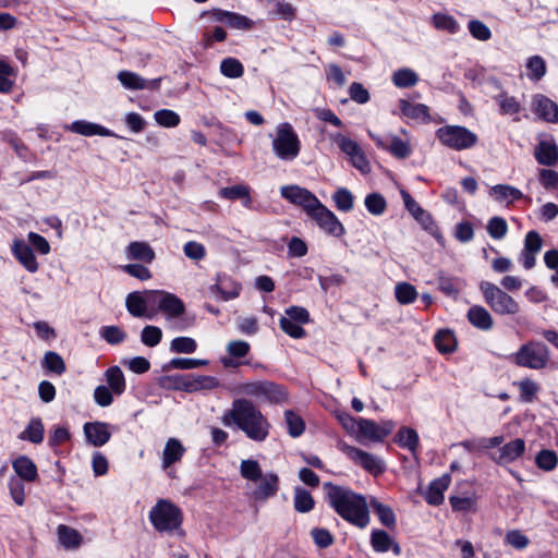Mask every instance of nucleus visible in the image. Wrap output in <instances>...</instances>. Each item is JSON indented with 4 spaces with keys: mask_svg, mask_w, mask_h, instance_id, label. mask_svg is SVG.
<instances>
[{
    "mask_svg": "<svg viewBox=\"0 0 558 558\" xmlns=\"http://www.w3.org/2000/svg\"><path fill=\"white\" fill-rule=\"evenodd\" d=\"M241 393L253 397L257 400L267 401L269 403H283L288 400L286 389L269 380L247 381L240 386Z\"/></svg>",
    "mask_w": 558,
    "mask_h": 558,
    "instance_id": "nucleus-8",
    "label": "nucleus"
},
{
    "mask_svg": "<svg viewBox=\"0 0 558 558\" xmlns=\"http://www.w3.org/2000/svg\"><path fill=\"white\" fill-rule=\"evenodd\" d=\"M23 480L17 476H10L8 481V488L11 498L17 506H23L25 504V485Z\"/></svg>",
    "mask_w": 558,
    "mask_h": 558,
    "instance_id": "nucleus-50",
    "label": "nucleus"
},
{
    "mask_svg": "<svg viewBox=\"0 0 558 558\" xmlns=\"http://www.w3.org/2000/svg\"><path fill=\"white\" fill-rule=\"evenodd\" d=\"M535 158L538 163L553 166L558 160V149L554 143L543 141L535 149Z\"/></svg>",
    "mask_w": 558,
    "mask_h": 558,
    "instance_id": "nucleus-36",
    "label": "nucleus"
},
{
    "mask_svg": "<svg viewBox=\"0 0 558 558\" xmlns=\"http://www.w3.org/2000/svg\"><path fill=\"white\" fill-rule=\"evenodd\" d=\"M108 388L116 395L121 396L126 388L125 378L119 366H111L105 373Z\"/></svg>",
    "mask_w": 558,
    "mask_h": 558,
    "instance_id": "nucleus-35",
    "label": "nucleus"
},
{
    "mask_svg": "<svg viewBox=\"0 0 558 558\" xmlns=\"http://www.w3.org/2000/svg\"><path fill=\"white\" fill-rule=\"evenodd\" d=\"M197 349V343L190 337H177L170 343V350L175 353L191 354Z\"/></svg>",
    "mask_w": 558,
    "mask_h": 558,
    "instance_id": "nucleus-61",
    "label": "nucleus"
},
{
    "mask_svg": "<svg viewBox=\"0 0 558 558\" xmlns=\"http://www.w3.org/2000/svg\"><path fill=\"white\" fill-rule=\"evenodd\" d=\"M156 122L163 128H174L180 123V116L169 109H161L155 112Z\"/></svg>",
    "mask_w": 558,
    "mask_h": 558,
    "instance_id": "nucleus-63",
    "label": "nucleus"
},
{
    "mask_svg": "<svg viewBox=\"0 0 558 558\" xmlns=\"http://www.w3.org/2000/svg\"><path fill=\"white\" fill-rule=\"evenodd\" d=\"M220 72L230 78H239L244 73L242 63L235 58H226L220 63Z\"/></svg>",
    "mask_w": 558,
    "mask_h": 558,
    "instance_id": "nucleus-55",
    "label": "nucleus"
},
{
    "mask_svg": "<svg viewBox=\"0 0 558 558\" xmlns=\"http://www.w3.org/2000/svg\"><path fill=\"white\" fill-rule=\"evenodd\" d=\"M480 290L486 304L499 315H515L520 312L519 303L502 289L489 281H482Z\"/></svg>",
    "mask_w": 558,
    "mask_h": 558,
    "instance_id": "nucleus-4",
    "label": "nucleus"
},
{
    "mask_svg": "<svg viewBox=\"0 0 558 558\" xmlns=\"http://www.w3.org/2000/svg\"><path fill=\"white\" fill-rule=\"evenodd\" d=\"M399 108L401 110V113L413 120H420V121H428L429 114H428V107L423 104H413L405 99H401L399 101Z\"/></svg>",
    "mask_w": 558,
    "mask_h": 558,
    "instance_id": "nucleus-32",
    "label": "nucleus"
},
{
    "mask_svg": "<svg viewBox=\"0 0 558 558\" xmlns=\"http://www.w3.org/2000/svg\"><path fill=\"white\" fill-rule=\"evenodd\" d=\"M162 338V331L157 326H145L141 332V341L150 348L156 347L160 343Z\"/></svg>",
    "mask_w": 558,
    "mask_h": 558,
    "instance_id": "nucleus-62",
    "label": "nucleus"
},
{
    "mask_svg": "<svg viewBox=\"0 0 558 558\" xmlns=\"http://www.w3.org/2000/svg\"><path fill=\"white\" fill-rule=\"evenodd\" d=\"M219 195L222 198L235 201L243 199V205L246 208L252 207V198L250 196V189L246 185L238 184L232 186L223 187L219 191Z\"/></svg>",
    "mask_w": 558,
    "mask_h": 558,
    "instance_id": "nucleus-34",
    "label": "nucleus"
},
{
    "mask_svg": "<svg viewBox=\"0 0 558 558\" xmlns=\"http://www.w3.org/2000/svg\"><path fill=\"white\" fill-rule=\"evenodd\" d=\"M118 80L122 84V86L126 89L137 90L145 88H157L159 84V78L147 82L145 78L140 76L137 73L131 71H120L118 73Z\"/></svg>",
    "mask_w": 558,
    "mask_h": 558,
    "instance_id": "nucleus-24",
    "label": "nucleus"
},
{
    "mask_svg": "<svg viewBox=\"0 0 558 558\" xmlns=\"http://www.w3.org/2000/svg\"><path fill=\"white\" fill-rule=\"evenodd\" d=\"M490 195L495 196L498 202H507L512 203L514 201L521 199L523 197V193L511 185L498 184L492 187Z\"/></svg>",
    "mask_w": 558,
    "mask_h": 558,
    "instance_id": "nucleus-37",
    "label": "nucleus"
},
{
    "mask_svg": "<svg viewBox=\"0 0 558 558\" xmlns=\"http://www.w3.org/2000/svg\"><path fill=\"white\" fill-rule=\"evenodd\" d=\"M395 423L392 421H383L377 424L375 421L360 417L357 433L355 435L359 441L364 439L372 441H383L392 433Z\"/></svg>",
    "mask_w": 558,
    "mask_h": 558,
    "instance_id": "nucleus-10",
    "label": "nucleus"
},
{
    "mask_svg": "<svg viewBox=\"0 0 558 558\" xmlns=\"http://www.w3.org/2000/svg\"><path fill=\"white\" fill-rule=\"evenodd\" d=\"M125 255L128 259L143 264H151L156 258L154 248L144 241L131 242L125 248Z\"/></svg>",
    "mask_w": 558,
    "mask_h": 558,
    "instance_id": "nucleus-21",
    "label": "nucleus"
},
{
    "mask_svg": "<svg viewBox=\"0 0 558 558\" xmlns=\"http://www.w3.org/2000/svg\"><path fill=\"white\" fill-rule=\"evenodd\" d=\"M525 452V441L522 438H515L502 447L495 453H490L489 458L499 465L512 463L521 458Z\"/></svg>",
    "mask_w": 558,
    "mask_h": 558,
    "instance_id": "nucleus-13",
    "label": "nucleus"
},
{
    "mask_svg": "<svg viewBox=\"0 0 558 558\" xmlns=\"http://www.w3.org/2000/svg\"><path fill=\"white\" fill-rule=\"evenodd\" d=\"M468 27L475 39L486 41L492 37V32L488 26L478 20L470 21Z\"/></svg>",
    "mask_w": 558,
    "mask_h": 558,
    "instance_id": "nucleus-64",
    "label": "nucleus"
},
{
    "mask_svg": "<svg viewBox=\"0 0 558 558\" xmlns=\"http://www.w3.org/2000/svg\"><path fill=\"white\" fill-rule=\"evenodd\" d=\"M341 449L354 463L361 465L366 471L375 475L385 471V464L379 458L349 445H343Z\"/></svg>",
    "mask_w": 558,
    "mask_h": 558,
    "instance_id": "nucleus-12",
    "label": "nucleus"
},
{
    "mask_svg": "<svg viewBox=\"0 0 558 558\" xmlns=\"http://www.w3.org/2000/svg\"><path fill=\"white\" fill-rule=\"evenodd\" d=\"M535 463L541 470L549 472L556 469L558 456L554 450L543 449L537 453Z\"/></svg>",
    "mask_w": 558,
    "mask_h": 558,
    "instance_id": "nucleus-52",
    "label": "nucleus"
},
{
    "mask_svg": "<svg viewBox=\"0 0 558 558\" xmlns=\"http://www.w3.org/2000/svg\"><path fill=\"white\" fill-rule=\"evenodd\" d=\"M83 430L86 440L94 447H101L106 445L111 437L109 424L104 422L85 423Z\"/></svg>",
    "mask_w": 558,
    "mask_h": 558,
    "instance_id": "nucleus-16",
    "label": "nucleus"
},
{
    "mask_svg": "<svg viewBox=\"0 0 558 558\" xmlns=\"http://www.w3.org/2000/svg\"><path fill=\"white\" fill-rule=\"evenodd\" d=\"M21 439H27L33 444H40L44 439V425L40 418H32L28 426L20 435Z\"/></svg>",
    "mask_w": 558,
    "mask_h": 558,
    "instance_id": "nucleus-43",
    "label": "nucleus"
},
{
    "mask_svg": "<svg viewBox=\"0 0 558 558\" xmlns=\"http://www.w3.org/2000/svg\"><path fill=\"white\" fill-rule=\"evenodd\" d=\"M258 485L252 492L251 497L255 501H266L275 496L279 489V478L275 473H267L258 480Z\"/></svg>",
    "mask_w": 558,
    "mask_h": 558,
    "instance_id": "nucleus-17",
    "label": "nucleus"
},
{
    "mask_svg": "<svg viewBox=\"0 0 558 558\" xmlns=\"http://www.w3.org/2000/svg\"><path fill=\"white\" fill-rule=\"evenodd\" d=\"M251 349V345L248 342L243 340H233L230 341L226 350L229 354V356L221 357V363L225 367H236L239 366V362L235 361V359L244 357L248 354Z\"/></svg>",
    "mask_w": 558,
    "mask_h": 558,
    "instance_id": "nucleus-26",
    "label": "nucleus"
},
{
    "mask_svg": "<svg viewBox=\"0 0 558 558\" xmlns=\"http://www.w3.org/2000/svg\"><path fill=\"white\" fill-rule=\"evenodd\" d=\"M12 254L19 263L29 272L38 270V263L32 247L23 240H14L12 244Z\"/></svg>",
    "mask_w": 558,
    "mask_h": 558,
    "instance_id": "nucleus-19",
    "label": "nucleus"
},
{
    "mask_svg": "<svg viewBox=\"0 0 558 558\" xmlns=\"http://www.w3.org/2000/svg\"><path fill=\"white\" fill-rule=\"evenodd\" d=\"M549 359V349L539 341H529L522 344L513 356L518 366L535 371L545 368Z\"/></svg>",
    "mask_w": 558,
    "mask_h": 558,
    "instance_id": "nucleus-5",
    "label": "nucleus"
},
{
    "mask_svg": "<svg viewBox=\"0 0 558 558\" xmlns=\"http://www.w3.org/2000/svg\"><path fill=\"white\" fill-rule=\"evenodd\" d=\"M69 130L74 133L84 135V136H93V135L111 136L112 135V132L109 131L108 129H106L99 124L87 122L84 120L74 121L69 126Z\"/></svg>",
    "mask_w": 558,
    "mask_h": 558,
    "instance_id": "nucleus-31",
    "label": "nucleus"
},
{
    "mask_svg": "<svg viewBox=\"0 0 558 558\" xmlns=\"http://www.w3.org/2000/svg\"><path fill=\"white\" fill-rule=\"evenodd\" d=\"M241 286L227 275H217L216 283L210 287V293L221 301H229L239 296Z\"/></svg>",
    "mask_w": 558,
    "mask_h": 558,
    "instance_id": "nucleus-15",
    "label": "nucleus"
},
{
    "mask_svg": "<svg viewBox=\"0 0 558 558\" xmlns=\"http://www.w3.org/2000/svg\"><path fill=\"white\" fill-rule=\"evenodd\" d=\"M434 342L440 353H452L457 348V340L452 331L439 330L435 337Z\"/></svg>",
    "mask_w": 558,
    "mask_h": 558,
    "instance_id": "nucleus-40",
    "label": "nucleus"
},
{
    "mask_svg": "<svg viewBox=\"0 0 558 558\" xmlns=\"http://www.w3.org/2000/svg\"><path fill=\"white\" fill-rule=\"evenodd\" d=\"M418 81L417 74L411 69H400L392 75L393 84L399 88L414 86Z\"/></svg>",
    "mask_w": 558,
    "mask_h": 558,
    "instance_id": "nucleus-47",
    "label": "nucleus"
},
{
    "mask_svg": "<svg viewBox=\"0 0 558 558\" xmlns=\"http://www.w3.org/2000/svg\"><path fill=\"white\" fill-rule=\"evenodd\" d=\"M15 472L14 476L25 481L35 482L38 478V470L36 464L26 456H20L12 462Z\"/></svg>",
    "mask_w": 558,
    "mask_h": 558,
    "instance_id": "nucleus-27",
    "label": "nucleus"
},
{
    "mask_svg": "<svg viewBox=\"0 0 558 558\" xmlns=\"http://www.w3.org/2000/svg\"><path fill=\"white\" fill-rule=\"evenodd\" d=\"M436 137L441 145L453 150H464L476 145L477 135L462 125H445L436 131Z\"/></svg>",
    "mask_w": 558,
    "mask_h": 558,
    "instance_id": "nucleus-6",
    "label": "nucleus"
},
{
    "mask_svg": "<svg viewBox=\"0 0 558 558\" xmlns=\"http://www.w3.org/2000/svg\"><path fill=\"white\" fill-rule=\"evenodd\" d=\"M486 229L490 238L501 240L508 232V225L504 218L495 216L488 220Z\"/></svg>",
    "mask_w": 558,
    "mask_h": 558,
    "instance_id": "nucleus-60",
    "label": "nucleus"
},
{
    "mask_svg": "<svg viewBox=\"0 0 558 558\" xmlns=\"http://www.w3.org/2000/svg\"><path fill=\"white\" fill-rule=\"evenodd\" d=\"M185 448L177 438H169L162 451V469L167 470L179 462L184 456Z\"/></svg>",
    "mask_w": 558,
    "mask_h": 558,
    "instance_id": "nucleus-29",
    "label": "nucleus"
},
{
    "mask_svg": "<svg viewBox=\"0 0 558 558\" xmlns=\"http://www.w3.org/2000/svg\"><path fill=\"white\" fill-rule=\"evenodd\" d=\"M329 505L345 521L364 529L369 523V511L364 496L331 483L324 484Z\"/></svg>",
    "mask_w": 558,
    "mask_h": 558,
    "instance_id": "nucleus-2",
    "label": "nucleus"
},
{
    "mask_svg": "<svg viewBox=\"0 0 558 558\" xmlns=\"http://www.w3.org/2000/svg\"><path fill=\"white\" fill-rule=\"evenodd\" d=\"M125 306L128 312L134 317H146L151 319L156 311H147L144 292L134 291L126 295Z\"/></svg>",
    "mask_w": 558,
    "mask_h": 558,
    "instance_id": "nucleus-23",
    "label": "nucleus"
},
{
    "mask_svg": "<svg viewBox=\"0 0 558 558\" xmlns=\"http://www.w3.org/2000/svg\"><path fill=\"white\" fill-rule=\"evenodd\" d=\"M331 138L338 145L340 150L344 153L349 158H352L362 150L361 146L355 141L347 137L341 133L332 135Z\"/></svg>",
    "mask_w": 558,
    "mask_h": 558,
    "instance_id": "nucleus-49",
    "label": "nucleus"
},
{
    "mask_svg": "<svg viewBox=\"0 0 558 558\" xmlns=\"http://www.w3.org/2000/svg\"><path fill=\"white\" fill-rule=\"evenodd\" d=\"M308 217L329 235L340 238L345 233L343 225L323 203Z\"/></svg>",
    "mask_w": 558,
    "mask_h": 558,
    "instance_id": "nucleus-11",
    "label": "nucleus"
},
{
    "mask_svg": "<svg viewBox=\"0 0 558 558\" xmlns=\"http://www.w3.org/2000/svg\"><path fill=\"white\" fill-rule=\"evenodd\" d=\"M294 508L296 511L305 513L314 508V499L310 492L298 487L294 492Z\"/></svg>",
    "mask_w": 558,
    "mask_h": 558,
    "instance_id": "nucleus-54",
    "label": "nucleus"
},
{
    "mask_svg": "<svg viewBox=\"0 0 558 558\" xmlns=\"http://www.w3.org/2000/svg\"><path fill=\"white\" fill-rule=\"evenodd\" d=\"M495 100L498 102L502 114H515L521 111L520 102L513 96H509L506 93L496 96Z\"/></svg>",
    "mask_w": 558,
    "mask_h": 558,
    "instance_id": "nucleus-56",
    "label": "nucleus"
},
{
    "mask_svg": "<svg viewBox=\"0 0 558 558\" xmlns=\"http://www.w3.org/2000/svg\"><path fill=\"white\" fill-rule=\"evenodd\" d=\"M210 14L216 22L225 23L231 28L250 29L253 26L252 20L235 12L214 9L211 10Z\"/></svg>",
    "mask_w": 558,
    "mask_h": 558,
    "instance_id": "nucleus-20",
    "label": "nucleus"
},
{
    "mask_svg": "<svg viewBox=\"0 0 558 558\" xmlns=\"http://www.w3.org/2000/svg\"><path fill=\"white\" fill-rule=\"evenodd\" d=\"M468 319L474 327L482 330H489L494 324L489 312L480 305L470 307L468 312Z\"/></svg>",
    "mask_w": 558,
    "mask_h": 558,
    "instance_id": "nucleus-30",
    "label": "nucleus"
},
{
    "mask_svg": "<svg viewBox=\"0 0 558 558\" xmlns=\"http://www.w3.org/2000/svg\"><path fill=\"white\" fill-rule=\"evenodd\" d=\"M396 442L411 452H415L418 447L420 438L415 429L402 427L396 436Z\"/></svg>",
    "mask_w": 558,
    "mask_h": 558,
    "instance_id": "nucleus-39",
    "label": "nucleus"
},
{
    "mask_svg": "<svg viewBox=\"0 0 558 558\" xmlns=\"http://www.w3.org/2000/svg\"><path fill=\"white\" fill-rule=\"evenodd\" d=\"M281 196L290 203L301 206L310 216L322 202L308 190L299 185H284L280 189Z\"/></svg>",
    "mask_w": 558,
    "mask_h": 558,
    "instance_id": "nucleus-9",
    "label": "nucleus"
},
{
    "mask_svg": "<svg viewBox=\"0 0 558 558\" xmlns=\"http://www.w3.org/2000/svg\"><path fill=\"white\" fill-rule=\"evenodd\" d=\"M525 66L527 70V77L534 82L541 81L547 72L546 62L541 56L530 57L526 60Z\"/></svg>",
    "mask_w": 558,
    "mask_h": 558,
    "instance_id": "nucleus-38",
    "label": "nucleus"
},
{
    "mask_svg": "<svg viewBox=\"0 0 558 558\" xmlns=\"http://www.w3.org/2000/svg\"><path fill=\"white\" fill-rule=\"evenodd\" d=\"M395 295L400 304H411L416 300L417 291L411 283L399 282L395 287Z\"/></svg>",
    "mask_w": 558,
    "mask_h": 558,
    "instance_id": "nucleus-44",
    "label": "nucleus"
},
{
    "mask_svg": "<svg viewBox=\"0 0 558 558\" xmlns=\"http://www.w3.org/2000/svg\"><path fill=\"white\" fill-rule=\"evenodd\" d=\"M451 482V477L445 474L434 480L424 493V498L427 504L432 506H438L444 502V493L447 490Z\"/></svg>",
    "mask_w": 558,
    "mask_h": 558,
    "instance_id": "nucleus-22",
    "label": "nucleus"
},
{
    "mask_svg": "<svg viewBox=\"0 0 558 558\" xmlns=\"http://www.w3.org/2000/svg\"><path fill=\"white\" fill-rule=\"evenodd\" d=\"M401 196L405 208L414 219L427 231L434 232L436 223L429 213L420 206V204L410 195L409 192L401 190Z\"/></svg>",
    "mask_w": 558,
    "mask_h": 558,
    "instance_id": "nucleus-14",
    "label": "nucleus"
},
{
    "mask_svg": "<svg viewBox=\"0 0 558 558\" xmlns=\"http://www.w3.org/2000/svg\"><path fill=\"white\" fill-rule=\"evenodd\" d=\"M386 150L399 159H404L411 155L409 143L398 136L391 137L390 143L387 144Z\"/></svg>",
    "mask_w": 558,
    "mask_h": 558,
    "instance_id": "nucleus-58",
    "label": "nucleus"
},
{
    "mask_svg": "<svg viewBox=\"0 0 558 558\" xmlns=\"http://www.w3.org/2000/svg\"><path fill=\"white\" fill-rule=\"evenodd\" d=\"M58 539L66 549H75L82 544V535L73 527L61 524L57 529Z\"/></svg>",
    "mask_w": 558,
    "mask_h": 558,
    "instance_id": "nucleus-33",
    "label": "nucleus"
},
{
    "mask_svg": "<svg viewBox=\"0 0 558 558\" xmlns=\"http://www.w3.org/2000/svg\"><path fill=\"white\" fill-rule=\"evenodd\" d=\"M332 199L337 209L340 211L348 213L353 209L354 197L345 187L338 189L332 195Z\"/></svg>",
    "mask_w": 558,
    "mask_h": 558,
    "instance_id": "nucleus-48",
    "label": "nucleus"
},
{
    "mask_svg": "<svg viewBox=\"0 0 558 558\" xmlns=\"http://www.w3.org/2000/svg\"><path fill=\"white\" fill-rule=\"evenodd\" d=\"M432 23L435 28L448 32L449 34H456L460 31L459 23L449 14L435 13L432 16Z\"/></svg>",
    "mask_w": 558,
    "mask_h": 558,
    "instance_id": "nucleus-42",
    "label": "nucleus"
},
{
    "mask_svg": "<svg viewBox=\"0 0 558 558\" xmlns=\"http://www.w3.org/2000/svg\"><path fill=\"white\" fill-rule=\"evenodd\" d=\"M533 111L547 122H558V105L548 97L537 94L532 100Z\"/></svg>",
    "mask_w": 558,
    "mask_h": 558,
    "instance_id": "nucleus-18",
    "label": "nucleus"
},
{
    "mask_svg": "<svg viewBox=\"0 0 558 558\" xmlns=\"http://www.w3.org/2000/svg\"><path fill=\"white\" fill-rule=\"evenodd\" d=\"M371 545L373 549L377 553H386L389 549L396 556L401 554V547L398 543H396L390 535L384 530H373L371 535Z\"/></svg>",
    "mask_w": 558,
    "mask_h": 558,
    "instance_id": "nucleus-25",
    "label": "nucleus"
},
{
    "mask_svg": "<svg viewBox=\"0 0 558 558\" xmlns=\"http://www.w3.org/2000/svg\"><path fill=\"white\" fill-rule=\"evenodd\" d=\"M364 204L368 213L374 216L383 215L387 208L385 197L376 192L366 195Z\"/></svg>",
    "mask_w": 558,
    "mask_h": 558,
    "instance_id": "nucleus-51",
    "label": "nucleus"
},
{
    "mask_svg": "<svg viewBox=\"0 0 558 558\" xmlns=\"http://www.w3.org/2000/svg\"><path fill=\"white\" fill-rule=\"evenodd\" d=\"M222 423L227 426L235 424L247 438L258 442L268 437L270 429V423L262 411L244 398L232 402L231 409L222 416Z\"/></svg>",
    "mask_w": 558,
    "mask_h": 558,
    "instance_id": "nucleus-1",
    "label": "nucleus"
},
{
    "mask_svg": "<svg viewBox=\"0 0 558 558\" xmlns=\"http://www.w3.org/2000/svg\"><path fill=\"white\" fill-rule=\"evenodd\" d=\"M371 506L375 513L378 515L379 521L390 527L393 526L396 523V517L393 511L390 507L383 505L381 502L377 501L376 499L371 500Z\"/></svg>",
    "mask_w": 558,
    "mask_h": 558,
    "instance_id": "nucleus-57",
    "label": "nucleus"
},
{
    "mask_svg": "<svg viewBox=\"0 0 558 558\" xmlns=\"http://www.w3.org/2000/svg\"><path fill=\"white\" fill-rule=\"evenodd\" d=\"M159 311L166 315L167 319H173L185 312V305L175 294L166 291L160 301Z\"/></svg>",
    "mask_w": 558,
    "mask_h": 558,
    "instance_id": "nucleus-28",
    "label": "nucleus"
},
{
    "mask_svg": "<svg viewBox=\"0 0 558 558\" xmlns=\"http://www.w3.org/2000/svg\"><path fill=\"white\" fill-rule=\"evenodd\" d=\"M453 511L471 512L476 510V498L474 496H451L449 498Z\"/></svg>",
    "mask_w": 558,
    "mask_h": 558,
    "instance_id": "nucleus-59",
    "label": "nucleus"
},
{
    "mask_svg": "<svg viewBox=\"0 0 558 558\" xmlns=\"http://www.w3.org/2000/svg\"><path fill=\"white\" fill-rule=\"evenodd\" d=\"M240 474L243 478L257 483L263 476L259 463L256 460H242L240 464Z\"/></svg>",
    "mask_w": 558,
    "mask_h": 558,
    "instance_id": "nucleus-45",
    "label": "nucleus"
},
{
    "mask_svg": "<svg viewBox=\"0 0 558 558\" xmlns=\"http://www.w3.org/2000/svg\"><path fill=\"white\" fill-rule=\"evenodd\" d=\"M182 519L180 508L168 499H159L149 511V521L160 533L181 531Z\"/></svg>",
    "mask_w": 558,
    "mask_h": 558,
    "instance_id": "nucleus-3",
    "label": "nucleus"
},
{
    "mask_svg": "<svg viewBox=\"0 0 558 558\" xmlns=\"http://www.w3.org/2000/svg\"><path fill=\"white\" fill-rule=\"evenodd\" d=\"M272 149L276 156L282 160H293L299 156L301 142L290 123L284 122L277 126Z\"/></svg>",
    "mask_w": 558,
    "mask_h": 558,
    "instance_id": "nucleus-7",
    "label": "nucleus"
},
{
    "mask_svg": "<svg viewBox=\"0 0 558 558\" xmlns=\"http://www.w3.org/2000/svg\"><path fill=\"white\" fill-rule=\"evenodd\" d=\"M514 385H517L519 389L520 400L522 402L532 403L536 400L539 386L534 380L530 378H523Z\"/></svg>",
    "mask_w": 558,
    "mask_h": 558,
    "instance_id": "nucleus-41",
    "label": "nucleus"
},
{
    "mask_svg": "<svg viewBox=\"0 0 558 558\" xmlns=\"http://www.w3.org/2000/svg\"><path fill=\"white\" fill-rule=\"evenodd\" d=\"M43 366L57 375H62L65 372V363L63 359L60 354L53 351L46 352L43 360Z\"/></svg>",
    "mask_w": 558,
    "mask_h": 558,
    "instance_id": "nucleus-53",
    "label": "nucleus"
},
{
    "mask_svg": "<svg viewBox=\"0 0 558 558\" xmlns=\"http://www.w3.org/2000/svg\"><path fill=\"white\" fill-rule=\"evenodd\" d=\"M284 420L288 427V433L291 437L295 438L304 433L305 423L299 414L292 410H287L284 412Z\"/></svg>",
    "mask_w": 558,
    "mask_h": 558,
    "instance_id": "nucleus-46",
    "label": "nucleus"
}]
</instances>
